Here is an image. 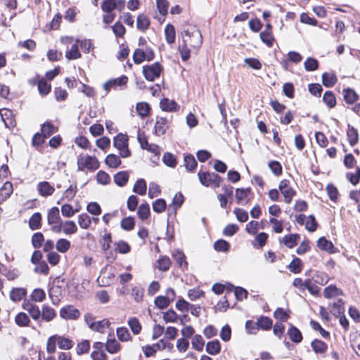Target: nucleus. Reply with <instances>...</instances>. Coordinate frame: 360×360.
Here are the masks:
<instances>
[{
  "mask_svg": "<svg viewBox=\"0 0 360 360\" xmlns=\"http://www.w3.org/2000/svg\"><path fill=\"white\" fill-rule=\"evenodd\" d=\"M77 165L78 171L87 169L90 172H94L100 166L99 162L96 157L87 155H79L77 157Z\"/></svg>",
  "mask_w": 360,
  "mask_h": 360,
  "instance_id": "obj_2",
  "label": "nucleus"
},
{
  "mask_svg": "<svg viewBox=\"0 0 360 360\" xmlns=\"http://www.w3.org/2000/svg\"><path fill=\"white\" fill-rule=\"evenodd\" d=\"M166 41L171 44L175 41L176 32L174 27L170 24L166 25L165 28Z\"/></svg>",
  "mask_w": 360,
  "mask_h": 360,
  "instance_id": "obj_41",
  "label": "nucleus"
},
{
  "mask_svg": "<svg viewBox=\"0 0 360 360\" xmlns=\"http://www.w3.org/2000/svg\"><path fill=\"white\" fill-rule=\"evenodd\" d=\"M323 101L329 108H333L336 105V98L331 91H327L324 93Z\"/></svg>",
  "mask_w": 360,
  "mask_h": 360,
  "instance_id": "obj_39",
  "label": "nucleus"
},
{
  "mask_svg": "<svg viewBox=\"0 0 360 360\" xmlns=\"http://www.w3.org/2000/svg\"><path fill=\"white\" fill-rule=\"evenodd\" d=\"M114 245L115 247V250L120 254H127L131 250L130 245L124 240L115 242Z\"/></svg>",
  "mask_w": 360,
  "mask_h": 360,
  "instance_id": "obj_48",
  "label": "nucleus"
},
{
  "mask_svg": "<svg viewBox=\"0 0 360 360\" xmlns=\"http://www.w3.org/2000/svg\"><path fill=\"white\" fill-rule=\"evenodd\" d=\"M163 162L168 167H175L177 162L174 155L170 153H165L162 157Z\"/></svg>",
  "mask_w": 360,
  "mask_h": 360,
  "instance_id": "obj_61",
  "label": "nucleus"
},
{
  "mask_svg": "<svg viewBox=\"0 0 360 360\" xmlns=\"http://www.w3.org/2000/svg\"><path fill=\"white\" fill-rule=\"evenodd\" d=\"M116 333L118 339L122 342L129 341L131 338L128 329L125 327L117 328Z\"/></svg>",
  "mask_w": 360,
  "mask_h": 360,
  "instance_id": "obj_49",
  "label": "nucleus"
},
{
  "mask_svg": "<svg viewBox=\"0 0 360 360\" xmlns=\"http://www.w3.org/2000/svg\"><path fill=\"white\" fill-rule=\"evenodd\" d=\"M114 146L119 150L122 158H128L131 152L128 148V136L123 134H119L114 138Z\"/></svg>",
  "mask_w": 360,
  "mask_h": 360,
  "instance_id": "obj_5",
  "label": "nucleus"
},
{
  "mask_svg": "<svg viewBox=\"0 0 360 360\" xmlns=\"http://www.w3.org/2000/svg\"><path fill=\"white\" fill-rule=\"evenodd\" d=\"M160 108L163 111L166 112H177L180 106L174 100H170L167 98H164L160 101Z\"/></svg>",
  "mask_w": 360,
  "mask_h": 360,
  "instance_id": "obj_14",
  "label": "nucleus"
},
{
  "mask_svg": "<svg viewBox=\"0 0 360 360\" xmlns=\"http://www.w3.org/2000/svg\"><path fill=\"white\" fill-rule=\"evenodd\" d=\"M31 300L36 302H41L46 299V293L41 288L34 289L30 295Z\"/></svg>",
  "mask_w": 360,
  "mask_h": 360,
  "instance_id": "obj_47",
  "label": "nucleus"
},
{
  "mask_svg": "<svg viewBox=\"0 0 360 360\" xmlns=\"http://www.w3.org/2000/svg\"><path fill=\"white\" fill-rule=\"evenodd\" d=\"M184 165L187 170L193 171L197 166V162L193 155H188L184 157Z\"/></svg>",
  "mask_w": 360,
  "mask_h": 360,
  "instance_id": "obj_63",
  "label": "nucleus"
},
{
  "mask_svg": "<svg viewBox=\"0 0 360 360\" xmlns=\"http://www.w3.org/2000/svg\"><path fill=\"white\" fill-rule=\"evenodd\" d=\"M214 248L218 252H226L229 251L230 244L227 241L220 239L214 243Z\"/></svg>",
  "mask_w": 360,
  "mask_h": 360,
  "instance_id": "obj_57",
  "label": "nucleus"
},
{
  "mask_svg": "<svg viewBox=\"0 0 360 360\" xmlns=\"http://www.w3.org/2000/svg\"><path fill=\"white\" fill-rule=\"evenodd\" d=\"M147 185L143 179H139L135 183L133 191L140 195H143L146 193Z\"/></svg>",
  "mask_w": 360,
  "mask_h": 360,
  "instance_id": "obj_38",
  "label": "nucleus"
},
{
  "mask_svg": "<svg viewBox=\"0 0 360 360\" xmlns=\"http://www.w3.org/2000/svg\"><path fill=\"white\" fill-rule=\"evenodd\" d=\"M300 238V236L297 233L289 234L285 236L280 242L283 243L286 247L292 248L297 244Z\"/></svg>",
  "mask_w": 360,
  "mask_h": 360,
  "instance_id": "obj_21",
  "label": "nucleus"
},
{
  "mask_svg": "<svg viewBox=\"0 0 360 360\" xmlns=\"http://www.w3.org/2000/svg\"><path fill=\"white\" fill-rule=\"evenodd\" d=\"M0 115L6 127L10 128L14 126V120L11 110L6 108L1 109Z\"/></svg>",
  "mask_w": 360,
  "mask_h": 360,
  "instance_id": "obj_19",
  "label": "nucleus"
},
{
  "mask_svg": "<svg viewBox=\"0 0 360 360\" xmlns=\"http://www.w3.org/2000/svg\"><path fill=\"white\" fill-rule=\"evenodd\" d=\"M70 242L65 238H60L56 241V249L58 252L65 253L70 248Z\"/></svg>",
  "mask_w": 360,
  "mask_h": 360,
  "instance_id": "obj_40",
  "label": "nucleus"
},
{
  "mask_svg": "<svg viewBox=\"0 0 360 360\" xmlns=\"http://www.w3.org/2000/svg\"><path fill=\"white\" fill-rule=\"evenodd\" d=\"M337 77L333 73L325 72L322 75V83L326 87H332L337 82Z\"/></svg>",
  "mask_w": 360,
  "mask_h": 360,
  "instance_id": "obj_37",
  "label": "nucleus"
},
{
  "mask_svg": "<svg viewBox=\"0 0 360 360\" xmlns=\"http://www.w3.org/2000/svg\"><path fill=\"white\" fill-rule=\"evenodd\" d=\"M129 174L126 171L117 172L114 176V181L119 186H124L128 182Z\"/></svg>",
  "mask_w": 360,
  "mask_h": 360,
  "instance_id": "obj_33",
  "label": "nucleus"
},
{
  "mask_svg": "<svg viewBox=\"0 0 360 360\" xmlns=\"http://www.w3.org/2000/svg\"><path fill=\"white\" fill-rule=\"evenodd\" d=\"M60 316L66 320H76L80 316V311L72 305H67L60 310Z\"/></svg>",
  "mask_w": 360,
  "mask_h": 360,
  "instance_id": "obj_9",
  "label": "nucleus"
},
{
  "mask_svg": "<svg viewBox=\"0 0 360 360\" xmlns=\"http://www.w3.org/2000/svg\"><path fill=\"white\" fill-rule=\"evenodd\" d=\"M63 219L60 216L59 209L53 207L50 209L47 214V223L50 226V230L55 233H61V224Z\"/></svg>",
  "mask_w": 360,
  "mask_h": 360,
  "instance_id": "obj_3",
  "label": "nucleus"
},
{
  "mask_svg": "<svg viewBox=\"0 0 360 360\" xmlns=\"http://www.w3.org/2000/svg\"><path fill=\"white\" fill-rule=\"evenodd\" d=\"M39 92L42 96L47 95L51 90V85L44 79H41L37 82Z\"/></svg>",
  "mask_w": 360,
  "mask_h": 360,
  "instance_id": "obj_45",
  "label": "nucleus"
},
{
  "mask_svg": "<svg viewBox=\"0 0 360 360\" xmlns=\"http://www.w3.org/2000/svg\"><path fill=\"white\" fill-rule=\"evenodd\" d=\"M105 162L110 167L117 168L120 165L121 160L116 155L109 154L106 156Z\"/></svg>",
  "mask_w": 360,
  "mask_h": 360,
  "instance_id": "obj_43",
  "label": "nucleus"
},
{
  "mask_svg": "<svg viewBox=\"0 0 360 360\" xmlns=\"http://www.w3.org/2000/svg\"><path fill=\"white\" fill-rule=\"evenodd\" d=\"M245 329L248 334L255 335L259 331V326L257 321L248 320L245 323Z\"/></svg>",
  "mask_w": 360,
  "mask_h": 360,
  "instance_id": "obj_60",
  "label": "nucleus"
},
{
  "mask_svg": "<svg viewBox=\"0 0 360 360\" xmlns=\"http://www.w3.org/2000/svg\"><path fill=\"white\" fill-rule=\"evenodd\" d=\"M128 77L127 76H122L120 77L110 79L107 81L103 86V89L108 93L112 89H116L117 86H125L127 83Z\"/></svg>",
  "mask_w": 360,
  "mask_h": 360,
  "instance_id": "obj_12",
  "label": "nucleus"
},
{
  "mask_svg": "<svg viewBox=\"0 0 360 360\" xmlns=\"http://www.w3.org/2000/svg\"><path fill=\"white\" fill-rule=\"evenodd\" d=\"M169 121L162 117H157L155 124V133L158 136H161L165 134L169 128Z\"/></svg>",
  "mask_w": 360,
  "mask_h": 360,
  "instance_id": "obj_13",
  "label": "nucleus"
},
{
  "mask_svg": "<svg viewBox=\"0 0 360 360\" xmlns=\"http://www.w3.org/2000/svg\"><path fill=\"white\" fill-rule=\"evenodd\" d=\"M162 71V67L158 62L143 67V76L146 80L150 82H153L155 79L160 77Z\"/></svg>",
  "mask_w": 360,
  "mask_h": 360,
  "instance_id": "obj_6",
  "label": "nucleus"
},
{
  "mask_svg": "<svg viewBox=\"0 0 360 360\" xmlns=\"http://www.w3.org/2000/svg\"><path fill=\"white\" fill-rule=\"evenodd\" d=\"M105 346L106 351L110 354H116L121 349L120 344L114 338H108Z\"/></svg>",
  "mask_w": 360,
  "mask_h": 360,
  "instance_id": "obj_24",
  "label": "nucleus"
},
{
  "mask_svg": "<svg viewBox=\"0 0 360 360\" xmlns=\"http://www.w3.org/2000/svg\"><path fill=\"white\" fill-rule=\"evenodd\" d=\"M150 25L148 18L144 14H140L137 17L136 27L137 29L145 31Z\"/></svg>",
  "mask_w": 360,
  "mask_h": 360,
  "instance_id": "obj_42",
  "label": "nucleus"
},
{
  "mask_svg": "<svg viewBox=\"0 0 360 360\" xmlns=\"http://www.w3.org/2000/svg\"><path fill=\"white\" fill-rule=\"evenodd\" d=\"M61 232L65 235H72L77 231V227L75 221L66 220L62 221Z\"/></svg>",
  "mask_w": 360,
  "mask_h": 360,
  "instance_id": "obj_17",
  "label": "nucleus"
},
{
  "mask_svg": "<svg viewBox=\"0 0 360 360\" xmlns=\"http://www.w3.org/2000/svg\"><path fill=\"white\" fill-rule=\"evenodd\" d=\"M90 349V342L89 340H83L78 343L76 347L77 354L79 355L87 353Z\"/></svg>",
  "mask_w": 360,
  "mask_h": 360,
  "instance_id": "obj_64",
  "label": "nucleus"
},
{
  "mask_svg": "<svg viewBox=\"0 0 360 360\" xmlns=\"http://www.w3.org/2000/svg\"><path fill=\"white\" fill-rule=\"evenodd\" d=\"M252 195V191L250 188H237L236 190V198L238 204L245 205H247Z\"/></svg>",
  "mask_w": 360,
  "mask_h": 360,
  "instance_id": "obj_10",
  "label": "nucleus"
},
{
  "mask_svg": "<svg viewBox=\"0 0 360 360\" xmlns=\"http://www.w3.org/2000/svg\"><path fill=\"white\" fill-rule=\"evenodd\" d=\"M128 325L135 335L139 334L141 330V325L139 321L135 317L129 319Z\"/></svg>",
  "mask_w": 360,
  "mask_h": 360,
  "instance_id": "obj_58",
  "label": "nucleus"
},
{
  "mask_svg": "<svg viewBox=\"0 0 360 360\" xmlns=\"http://www.w3.org/2000/svg\"><path fill=\"white\" fill-rule=\"evenodd\" d=\"M342 294V291L335 285H330L324 289L323 295L326 298H331Z\"/></svg>",
  "mask_w": 360,
  "mask_h": 360,
  "instance_id": "obj_51",
  "label": "nucleus"
},
{
  "mask_svg": "<svg viewBox=\"0 0 360 360\" xmlns=\"http://www.w3.org/2000/svg\"><path fill=\"white\" fill-rule=\"evenodd\" d=\"M188 39L184 37V41L181 45L179 46V51L181 55V59L186 61L190 58L191 51L188 47Z\"/></svg>",
  "mask_w": 360,
  "mask_h": 360,
  "instance_id": "obj_31",
  "label": "nucleus"
},
{
  "mask_svg": "<svg viewBox=\"0 0 360 360\" xmlns=\"http://www.w3.org/2000/svg\"><path fill=\"white\" fill-rule=\"evenodd\" d=\"M287 334L293 342L299 343L302 340V335L300 330L292 325H291L290 328L288 330Z\"/></svg>",
  "mask_w": 360,
  "mask_h": 360,
  "instance_id": "obj_27",
  "label": "nucleus"
},
{
  "mask_svg": "<svg viewBox=\"0 0 360 360\" xmlns=\"http://www.w3.org/2000/svg\"><path fill=\"white\" fill-rule=\"evenodd\" d=\"M78 224L82 229H87L91 224V219L87 214L83 213L78 216Z\"/></svg>",
  "mask_w": 360,
  "mask_h": 360,
  "instance_id": "obj_53",
  "label": "nucleus"
},
{
  "mask_svg": "<svg viewBox=\"0 0 360 360\" xmlns=\"http://www.w3.org/2000/svg\"><path fill=\"white\" fill-rule=\"evenodd\" d=\"M192 347L198 351H202L204 347V340L200 335H195L192 339Z\"/></svg>",
  "mask_w": 360,
  "mask_h": 360,
  "instance_id": "obj_59",
  "label": "nucleus"
},
{
  "mask_svg": "<svg viewBox=\"0 0 360 360\" xmlns=\"http://www.w3.org/2000/svg\"><path fill=\"white\" fill-rule=\"evenodd\" d=\"M342 94L345 101L348 104L354 103L359 98L358 94L352 89H344L342 91Z\"/></svg>",
  "mask_w": 360,
  "mask_h": 360,
  "instance_id": "obj_22",
  "label": "nucleus"
},
{
  "mask_svg": "<svg viewBox=\"0 0 360 360\" xmlns=\"http://www.w3.org/2000/svg\"><path fill=\"white\" fill-rule=\"evenodd\" d=\"M65 57L68 60H75L81 58V54L78 49V46L74 44L71 46V49L66 51Z\"/></svg>",
  "mask_w": 360,
  "mask_h": 360,
  "instance_id": "obj_55",
  "label": "nucleus"
},
{
  "mask_svg": "<svg viewBox=\"0 0 360 360\" xmlns=\"http://www.w3.org/2000/svg\"><path fill=\"white\" fill-rule=\"evenodd\" d=\"M137 214L141 219H146L150 214L149 205L147 203L141 204L138 209Z\"/></svg>",
  "mask_w": 360,
  "mask_h": 360,
  "instance_id": "obj_56",
  "label": "nucleus"
},
{
  "mask_svg": "<svg viewBox=\"0 0 360 360\" xmlns=\"http://www.w3.org/2000/svg\"><path fill=\"white\" fill-rule=\"evenodd\" d=\"M22 307L29 313L33 320L37 321L39 319L41 310L37 304L31 302L30 300H25L22 304Z\"/></svg>",
  "mask_w": 360,
  "mask_h": 360,
  "instance_id": "obj_11",
  "label": "nucleus"
},
{
  "mask_svg": "<svg viewBox=\"0 0 360 360\" xmlns=\"http://www.w3.org/2000/svg\"><path fill=\"white\" fill-rule=\"evenodd\" d=\"M79 211V209H73L72 206L70 204H64L61 207L62 215L67 218L73 217Z\"/></svg>",
  "mask_w": 360,
  "mask_h": 360,
  "instance_id": "obj_50",
  "label": "nucleus"
},
{
  "mask_svg": "<svg viewBox=\"0 0 360 360\" xmlns=\"http://www.w3.org/2000/svg\"><path fill=\"white\" fill-rule=\"evenodd\" d=\"M15 323L20 327H27L30 325V319L24 312H20L15 317Z\"/></svg>",
  "mask_w": 360,
  "mask_h": 360,
  "instance_id": "obj_34",
  "label": "nucleus"
},
{
  "mask_svg": "<svg viewBox=\"0 0 360 360\" xmlns=\"http://www.w3.org/2000/svg\"><path fill=\"white\" fill-rule=\"evenodd\" d=\"M77 192L76 186L70 185L63 193L61 198L58 200L57 204H60L62 201H71Z\"/></svg>",
  "mask_w": 360,
  "mask_h": 360,
  "instance_id": "obj_20",
  "label": "nucleus"
},
{
  "mask_svg": "<svg viewBox=\"0 0 360 360\" xmlns=\"http://www.w3.org/2000/svg\"><path fill=\"white\" fill-rule=\"evenodd\" d=\"M311 347L316 353H324L327 349V345L319 340H314L311 342Z\"/></svg>",
  "mask_w": 360,
  "mask_h": 360,
  "instance_id": "obj_52",
  "label": "nucleus"
},
{
  "mask_svg": "<svg viewBox=\"0 0 360 360\" xmlns=\"http://www.w3.org/2000/svg\"><path fill=\"white\" fill-rule=\"evenodd\" d=\"M221 346L218 340L208 342L206 345V352L211 355H216L220 352Z\"/></svg>",
  "mask_w": 360,
  "mask_h": 360,
  "instance_id": "obj_36",
  "label": "nucleus"
},
{
  "mask_svg": "<svg viewBox=\"0 0 360 360\" xmlns=\"http://www.w3.org/2000/svg\"><path fill=\"white\" fill-rule=\"evenodd\" d=\"M41 215L39 212H36L30 219L29 226L32 230L39 229L41 227Z\"/></svg>",
  "mask_w": 360,
  "mask_h": 360,
  "instance_id": "obj_44",
  "label": "nucleus"
},
{
  "mask_svg": "<svg viewBox=\"0 0 360 360\" xmlns=\"http://www.w3.org/2000/svg\"><path fill=\"white\" fill-rule=\"evenodd\" d=\"M259 37L261 40L269 47H271L273 46L274 39L272 36L271 32H269V30H264L260 33Z\"/></svg>",
  "mask_w": 360,
  "mask_h": 360,
  "instance_id": "obj_54",
  "label": "nucleus"
},
{
  "mask_svg": "<svg viewBox=\"0 0 360 360\" xmlns=\"http://www.w3.org/2000/svg\"><path fill=\"white\" fill-rule=\"evenodd\" d=\"M37 190L39 193L44 197L51 195L55 191L54 187L48 181H41L37 185Z\"/></svg>",
  "mask_w": 360,
  "mask_h": 360,
  "instance_id": "obj_16",
  "label": "nucleus"
},
{
  "mask_svg": "<svg viewBox=\"0 0 360 360\" xmlns=\"http://www.w3.org/2000/svg\"><path fill=\"white\" fill-rule=\"evenodd\" d=\"M134 219L131 217L124 218L120 223L121 228L125 231L132 230L134 227Z\"/></svg>",
  "mask_w": 360,
  "mask_h": 360,
  "instance_id": "obj_62",
  "label": "nucleus"
},
{
  "mask_svg": "<svg viewBox=\"0 0 360 360\" xmlns=\"http://www.w3.org/2000/svg\"><path fill=\"white\" fill-rule=\"evenodd\" d=\"M27 295V290L23 288H13L10 292V299L14 302L21 301Z\"/></svg>",
  "mask_w": 360,
  "mask_h": 360,
  "instance_id": "obj_18",
  "label": "nucleus"
},
{
  "mask_svg": "<svg viewBox=\"0 0 360 360\" xmlns=\"http://www.w3.org/2000/svg\"><path fill=\"white\" fill-rule=\"evenodd\" d=\"M287 268L293 274H299L303 269V263L298 257H295L287 266Z\"/></svg>",
  "mask_w": 360,
  "mask_h": 360,
  "instance_id": "obj_28",
  "label": "nucleus"
},
{
  "mask_svg": "<svg viewBox=\"0 0 360 360\" xmlns=\"http://www.w3.org/2000/svg\"><path fill=\"white\" fill-rule=\"evenodd\" d=\"M58 347L61 349H70L73 347V342L65 337L54 335Z\"/></svg>",
  "mask_w": 360,
  "mask_h": 360,
  "instance_id": "obj_23",
  "label": "nucleus"
},
{
  "mask_svg": "<svg viewBox=\"0 0 360 360\" xmlns=\"http://www.w3.org/2000/svg\"><path fill=\"white\" fill-rule=\"evenodd\" d=\"M13 193V185L11 182L6 181L0 188V202L5 201Z\"/></svg>",
  "mask_w": 360,
  "mask_h": 360,
  "instance_id": "obj_25",
  "label": "nucleus"
},
{
  "mask_svg": "<svg viewBox=\"0 0 360 360\" xmlns=\"http://www.w3.org/2000/svg\"><path fill=\"white\" fill-rule=\"evenodd\" d=\"M347 135L349 143L351 146H354L357 143L359 134L356 129L349 124L347 127Z\"/></svg>",
  "mask_w": 360,
  "mask_h": 360,
  "instance_id": "obj_32",
  "label": "nucleus"
},
{
  "mask_svg": "<svg viewBox=\"0 0 360 360\" xmlns=\"http://www.w3.org/2000/svg\"><path fill=\"white\" fill-rule=\"evenodd\" d=\"M198 176L199 181L205 186L219 187L221 184V178L215 173L199 172Z\"/></svg>",
  "mask_w": 360,
  "mask_h": 360,
  "instance_id": "obj_4",
  "label": "nucleus"
},
{
  "mask_svg": "<svg viewBox=\"0 0 360 360\" xmlns=\"http://www.w3.org/2000/svg\"><path fill=\"white\" fill-rule=\"evenodd\" d=\"M41 319L50 322L52 321L56 317V312L49 305L44 304L41 307Z\"/></svg>",
  "mask_w": 360,
  "mask_h": 360,
  "instance_id": "obj_15",
  "label": "nucleus"
},
{
  "mask_svg": "<svg viewBox=\"0 0 360 360\" xmlns=\"http://www.w3.org/2000/svg\"><path fill=\"white\" fill-rule=\"evenodd\" d=\"M182 37L188 39V45L193 49H198L202 43V37L200 31L197 27L194 25H189L188 27L184 29Z\"/></svg>",
  "mask_w": 360,
  "mask_h": 360,
  "instance_id": "obj_1",
  "label": "nucleus"
},
{
  "mask_svg": "<svg viewBox=\"0 0 360 360\" xmlns=\"http://www.w3.org/2000/svg\"><path fill=\"white\" fill-rule=\"evenodd\" d=\"M278 189L284 197L285 202L290 204L296 194V191L290 186V181L287 179L281 180L279 183Z\"/></svg>",
  "mask_w": 360,
  "mask_h": 360,
  "instance_id": "obj_8",
  "label": "nucleus"
},
{
  "mask_svg": "<svg viewBox=\"0 0 360 360\" xmlns=\"http://www.w3.org/2000/svg\"><path fill=\"white\" fill-rule=\"evenodd\" d=\"M110 322L107 319L98 321L91 323V329L94 331H97L101 333H104L105 330L109 327Z\"/></svg>",
  "mask_w": 360,
  "mask_h": 360,
  "instance_id": "obj_30",
  "label": "nucleus"
},
{
  "mask_svg": "<svg viewBox=\"0 0 360 360\" xmlns=\"http://www.w3.org/2000/svg\"><path fill=\"white\" fill-rule=\"evenodd\" d=\"M257 323L259 326V328L263 330H269L273 326L272 320L265 316H261L257 319Z\"/></svg>",
  "mask_w": 360,
  "mask_h": 360,
  "instance_id": "obj_35",
  "label": "nucleus"
},
{
  "mask_svg": "<svg viewBox=\"0 0 360 360\" xmlns=\"http://www.w3.org/2000/svg\"><path fill=\"white\" fill-rule=\"evenodd\" d=\"M317 246L321 250L327 251L330 253L335 252V248L333 243L330 240H326L324 237H321L318 240Z\"/></svg>",
  "mask_w": 360,
  "mask_h": 360,
  "instance_id": "obj_29",
  "label": "nucleus"
},
{
  "mask_svg": "<svg viewBox=\"0 0 360 360\" xmlns=\"http://www.w3.org/2000/svg\"><path fill=\"white\" fill-rule=\"evenodd\" d=\"M136 111L138 115L141 117H146L149 114L150 108L148 103L146 102H140L136 104Z\"/></svg>",
  "mask_w": 360,
  "mask_h": 360,
  "instance_id": "obj_46",
  "label": "nucleus"
},
{
  "mask_svg": "<svg viewBox=\"0 0 360 360\" xmlns=\"http://www.w3.org/2000/svg\"><path fill=\"white\" fill-rule=\"evenodd\" d=\"M102 250L108 260L112 262L115 259V255L112 251H110L112 243V236L110 232L105 231L101 239Z\"/></svg>",
  "mask_w": 360,
  "mask_h": 360,
  "instance_id": "obj_7",
  "label": "nucleus"
},
{
  "mask_svg": "<svg viewBox=\"0 0 360 360\" xmlns=\"http://www.w3.org/2000/svg\"><path fill=\"white\" fill-rule=\"evenodd\" d=\"M58 128L54 126L51 122H46L41 127V134L44 137L48 138L53 134L56 133Z\"/></svg>",
  "mask_w": 360,
  "mask_h": 360,
  "instance_id": "obj_26",
  "label": "nucleus"
}]
</instances>
